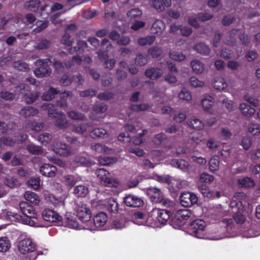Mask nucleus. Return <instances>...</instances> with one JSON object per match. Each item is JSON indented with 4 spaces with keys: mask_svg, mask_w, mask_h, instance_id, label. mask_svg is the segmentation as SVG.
I'll return each instance as SVG.
<instances>
[{
    "mask_svg": "<svg viewBox=\"0 0 260 260\" xmlns=\"http://www.w3.org/2000/svg\"><path fill=\"white\" fill-rule=\"evenodd\" d=\"M45 107L48 109L49 117L55 118L54 122L55 126L60 129L68 127V123L66 116L62 112H59L54 105L50 103L47 104Z\"/></svg>",
    "mask_w": 260,
    "mask_h": 260,
    "instance_id": "nucleus-1",
    "label": "nucleus"
},
{
    "mask_svg": "<svg viewBox=\"0 0 260 260\" xmlns=\"http://www.w3.org/2000/svg\"><path fill=\"white\" fill-rule=\"evenodd\" d=\"M19 208L24 215L22 219L23 223L31 226L35 225L36 222L32 219H37L38 214L34 207L26 202L22 201L19 203Z\"/></svg>",
    "mask_w": 260,
    "mask_h": 260,
    "instance_id": "nucleus-2",
    "label": "nucleus"
},
{
    "mask_svg": "<svg viewBox=\"0 0 260 260\" xmlns=\"http://www.w3.org/2000/svg\"><path fill=\"white\" fill-rule=\"evenodd\" d=\"M51 63L52 61L49 58L38 59L36 61V64L39 67L36 68L34 71L36 77L43 78L49 76L52 72L50 67Z\"/></svg>",
    "mask_w": 260,
    "mask_h": 260,
    "instance_id": "nucleus-3",
    "label": "nucleus"
},
{
    "mask_svg": "<svg viewBox=\"0 0 260 260\" xmlns=\"http://www.w3.org/2000/svg\"><path fill=\"white\" fill-rule=\"evenodd\" d=\"M205 226L206 223L204 221L199 219H196L189 224L188 233L194 237L204 239L206 236Z\"/></svg>",
    "mask_w": 260,
    "mask_h": 260,
    "instance_id": "nucleus-4",
    "label": "nucleus"
},
{
    "mask_svg": "<svg viewBox=\"0 0 260 260\" xmlns=\"http://www.w3.org/2000/svg\"><path fill=\"white\" fill-rule=\"evenodd\" d=\"M147 194L152 202L159 203L166 207H169L171 201L164 198L160 189L155 187H150L147 190Z\"/></svg>",
    "mask_w": 260,
    "mask_h": 260,
    "instance_id": "nucleus-5",
    "label": "nucleus"
},
{
    "mask_svg": "<svg viewBox=\"0 0 260 260\" xmlns=\"http://www.w3.org/2000/svg\"><path fill=\"white\" fill-rule=\"evenodd\" d=\"M96 174L100 180L101 183L108 187H116L119 183L117 179L111 177L110 173L103 168L96 170Z\"/></svg>",
    "mask_w": 260,
    "mask_h": 260,
    "instance_id": "nucleus-6",
    "label": "nucleus"
},
{
    "mask_svg": "<svg viewBox=\"0 0 260 260\" xmlns=\"http://www.w3.org/2000/svg\"><path fill=\"white\" fill-rule=\"evenodd\" d=\"M180 200L182 206L185 207H189L197 203L198 198L196 194L187 191L181 194Z\"/></svg>",
    "mask_w": 260,
    "mask_h": 260,
    "instance_id": "nucleus-7",
    "label": "nucleus"
},
{
    "mask_svg": "<svg viewBox=\"0 0 260 260\" xmlns=\"http://www.w3.org/2000/svg\"><path fill=\"white\" fill-rule=\"evenodd\" d=\"M76 216L82 222L89 221L91 218L90 210L86 204H81L77 208Z\"/></svg>",
    "mask_w": 260,
    "mask_h": 260,
    "instance_id": "nucleus-8",
    "label": "nucleus"
},
{
    "mask_svg": "<svg viewBox=\"0 0 260 260\" xmlns=\"http://www.w3.org/2000/svg\"><path fill=\"white\" fill-rule=\"evenodd\" d=\"M36 244L28 238L21 240L18 245V250L23 254L35 251Z\"/></svg>",
    "mask_w": 260,
    "mask_h": 260,
    "instance_id": "nucleus-9",
    "label": "nucleus"
},
{
    "mask_svg": "<svg viewBox=\"0 0 260 260\" xmlns=\"http://www.w3.org/2000/svg\"><path fill=\"white\" fill-rule=\"evenodd\" d=\"M124 202L126 206L131 208H139L143 206V200L137 196L129 194L124 198Z\"/></svg>",
    "mask_w": 260,
    "mask_h": 260,
    "instance_id": "nucleus-10",
    "label": "nucleus"
},
{
    "mask_svg": "<svg viewBox=\"0 0 260 260\" xmlns=\"http://www.w3.org/2000/svg\"><path fill=\"white\" fill-rule=\"evenodd\" d=\"M42 216L44 220L49 222H56L62 220V217L58 213L49 209H44Z\"/></svg>",
    "mask_w": 260,
    "mask_h": 260,
    "instance_id": "nucleus-11",
    "label": "nucleus"
},
{
    "mask_svg": "<svg viewBox=\"0 0 260 260\" xmlns=\"http://www.w3.org/2000/svg\"><path fill=\"white\" fill-rule=\"evenodd\" d=\"M53 150L55 153L63 156H70L72 152L69 145L61 142L57 143L54 146Z\"/></svg>",
    "mask_w": 260,
    "mask_h": 260,
    "instance_id": "nucleus-12",
    "label": "nucleus"
},
{
    "mask_svg": "<svg viewBox=\"0 0 260 260\" xmlns=\"http://www.w3.org/2000/svg\"><path fill=\"white\" fill-rule=\"evenodd\" d=\"M59 96V100L57 101L56 103V107L60 108H66L68 106V101L70 100L73 96V93L71 91L64 90L63 92H60L58 94Z\"/></svg>",
    "mask_w": 260,
    "mask_h": 260,
    "instance_id": "nucleus-13",
    "label": "nucleus"
},
{
    "mask_svg": "<svg viewBox=\"0 0 260 260\" xmlns=\"http://www.w3.org/2000/svg\"><path fill=\"white\" fill-rule=\"evenodd\" d=\"M41 174L47 177H53L57 171L56 167L50 164H43L40 169Z\"/></svg>",
    "mask_w": 260,
    "mask_h": 260,
    "instance_id": "nucleus-14",
    "label": "nucleus"
},
{
    "mask_svg": "<svg viewBox=\"0 0 260 260\" xmlns=\"http://www.w3.org/2000/svg\"><path fill=\"white\" fill-rule=\"evenodd\" d=\"M88 47L87 43L85 41L79 40L77 42L76 46L71 47L69 49V52L71 54H82Z\"/></svg>",
    "mask_w": 260,
    "mask_h": 260,
    "instance_id": "nucleus-15",
    "label": "nucleus"
},
{
    "mask_svg": "<svg viewBox=\"0 0 260 260\" xmlns=\"http://www.w3.org/2000/svg\"><path fill=\"white\" fill-rule=\"evenodd\" d=\"M153 212H156L157 220L161 224H165L170 217L171 212L167 210L156 209Z\"/></svg>",
    "mask_w": 260,
    "mask_h": 260,
    "instance_id": "nucleus-16",
    "label": "nucleus"
},
{
    "mask_svg": "<svg viewBox=\"0 0 260 260\" xmlns=\"http://www.w3.org/2000/svg\"><path fill=\"white\" fill-rule=\"evenodd\" d=\"M44 127L43 122H38L31 121H25L24 128L26 131H32L34 132H40Z\"/></svg>",
    "mask_w": 260,
    "mask_h": 260,
    "instance_id": "nucleus-17",
    "label": "nucleus"
},
{
    "mask_svg": "<svg viewBox=\"0 0 260 260\" xmlns=\"http://www.w3.org/2000/svg\"><path fill=\"white\" fill-rule=\"evenodd\" d=\"M163 73L162 70L158 68L151 67L146 70L145 75L151 80L160 78Z\"/></svg>",
    "mask_w": 260,
    "mask_h": 260,
    "instance_id": "nucleus-18",
    "label": "nucleus"
},
{
    "mask_svg": "<svg viewBox=\"0 0 260 260\" xmlns=\"http://www.w3.org/2000/svg\"><path fill=\"white\" fill-rule=\"evenodd\" d=\"M151 5L157 11L161 12L165 7H169L171 5V0H152Z\"/></svg>",
    "mask_w": 260,
    "mask_h": 260,
    "instance_id": "nucleus-19",
    "label": "nucleus"
},
{
    "mask_svg": "<svg viewBox=\"0 0 260 260\" xmlns=\"http://www.w3.org/2000/svg\"><path fill=\"white\" fill-rule=\"evenodd\" d=\"M107 219V215L105 212H99L93 217L94 225L96 228L103 226L106 223Z\"/></svg>",
    "mask_w": 260,
    "mask_h": 260,
    "instance_id": "nucleus-20",
    "label": "nucleus"
},
{
    "mask_svg": "<svg viewBox=\"0 0 260 260\" xmlns=\"http://www.w3.org/2000/svg\"><path fill=\"white\" fill-rule=\"evenodd\" d=\"M173 167L178 168L184 172L188 170L189 164L188 161L182 159H174L171 161Z\"/></svg>",
    "mask_w": 260,
    "mask_h": 260,
    "instance_id": "nucleus-21",
    "label": "nucleus"
},
{
    "mask_svg": "<svg viewBox=\"0 0 260 260\" xmlns=\"http://www.w3.org/2000/svg\"><path fill=\"white\" fill-rule=\"evenodd\" d=\"M59 93V90H57L56 88L50 87L48 91L43 94L42 99L44 101H49L57 97Z\"/></svg>",
    "mask_w": 260,
    "mask_h": 260,
    "instance_id": "nucleus-22",
    "label": "nucleus"
},
{
    "mask_svg": "<svg viewBox=\"0 0 260 260\" xmlns=\"http://www.w3.org/2000/svg\"><path fill=\"white\" fill-rule=\"evenodd\" d=\"M39 110L33 107L26 106L19 112V114L24 117H29L37 115Z\"/></svg>",
    "mask_w": 260,
    "mask_h": 260,
    "instance_id": "nucleus-23",
    "label": "nucleus"
},
{
    "mask_svg": "<svg viewBox=\"0 0 260 260\" xmlns=\"http://www.w3.org/2000/svg\"><path fill=\"white\" fill-rule=\"evenodd\" d=\"M193 49L198 53L204 55H208L210 53L209 47L204 43H196L193 46Z\"/></svg>",
    "mask_w": 260,
    "mask_h": 260,
    "instance_id": "nucleus-24",
    "label": "nucleus"
},
{
    "mask_svg": "<svg viewBox=\"0 0 260 260\" xmlns=\"http://www.w3.org/2000/svg\"><path fill=\"white\" fill-rule=\"evenodd\" d=\"M40 0H29L24 4V7L29 11L37 12L40 6Z\"/></svg>",
    "mask_w": 260,
    "mask_h": 260,
    "instance_id": "nucleus-25",
    "label": "nucleus"
},
{
    "mask_svg": "<svg viewBox=\"0 0 260 260\" xmlns=\"http://www.w3.org/2000/svg\"><path fill=\"white\" fill-rule=\"evenodd\" d=\"M24 198L32 204L38 205L40 203V198L38 195L32 191H26L24 193Z\"/></svg>",
    "mask_w": 260,
    "mask_h": 260,
    "instance_id": "nucleus-26",
    "label": "nucleus"
},
{
    "mask_svg": "<svg viewBox=\"0 0 260 260\" xmlns=\"http://www.w3.org/2000/svg\"><path fill=\"white\" fill-rule=\"evenodd\" d=\"M214 98L211 95H206L202 100V105L204 110L209 112L214 103Z\"/></svg>",
    "mask_w": 260,
    "mask_h": 260,
    "instance_id": "nucleus-27",
    "label": "nucleus"
},
{
    "mask_svg": "<svg viewBox=\"0 0 260 260\" xmlns=\"http://www.w3.org/2000/svg\"><path fill=\"white\" fill-rule=\"evenodd\" d=\"M187 124L190 127L196 130H200L204 127L203 122L196 117L190 118L187 121Z\"/></svg>",
    "mask_w": 260,
    "mask_h": 260,
    "instance_id": "nucleus-28",
    "label": "nucleus"
},
{
    "mask_svg": "<svg viewBox=\"0 0 260 260\" xmlns=\"http://www.w3.org/2000/svg\"><path fill=\"white\" fill-rule=\"evenodd\" d=\"M193 71L196 74H201L204 70V64L199 60L194 59L190 62Z\"/></svg>",
    "mask_w": 260,
    "mask_h": 260,
    "instance_id": "nucleus-29",
    "label": "nucleus"
},
{
    "mask_svg": "<svg viewBox=\"0 0 260 260\" xmlns=\"http://www.w3.org/2000/svg\"><path fill=\"white\" fill-rule=\"evenodd\" d=\"M212 85L214 89L217 90H222L226 88L227 83L224 78L218 77L215 79Z\"/></svg>",
    "mask_w": 260,
    "mask_h": 260,
    "instance_id": "nucleus-30",
    "label": "nucleus"
},
{
    "mask_svg": "<svg viewBox=\"0 0 260 260\" xmlns=\"http://www.w3.org/2000/svg\"><path fill=\"white\" fill-rule=\"evenodd\" d=\"M238 184L242 187L250 188L254 186L255 182L250 177H245L243 178L238 179Z\"/></svg>",
    "mask_w": 260,
    "mask_h": 260,
    "instance_id": "nucleus-31",
    "label": "nucleus"
},
{
    "mask_svg": "<svg viewBox=\"0 0 260 260\" xmlns=\"http://www.w3.org/2000/svg\"><path fill=\"white\" fill-rule=\"evenodd\" d=\"M107 210L110 213L116 214L118 212V204L113 198H110L108 200Z\"/></svg>",
    "mask_w": 260,
    "mask_h": 260,
    "instance_id": "nucleus-32",
    "label": "nucleus"
},
{
    "mask_svg": "<svg viewBox=\"0 0 260 260\" xmlns=\"http://www.w3.org/2000/svg\"><path fill=\"white\" fill-rule=\"evenodd\" d=\"M88 192V188L83 185H79L76 186L74 189L73 193L77 197H84Z\"/></svg>",
    "mask_w": 260,
    "mask_h": 260,
    "instance_id": "nucleus-33",
    "label": "nucleus"
},
{
    "mask_svg": "<svg viewBox=\"0 0 260 260\" xmlns=\"http://www.w3.org/2000/svg\"><path fill=\"white\" fill-rule=\"evenodd\" d=\"M239 108L242 114L245 116H251L255 112L254 108L245 103L241 104Z\"/></svg>",
    "mask_w": 260,
    "mask_h": 260,
    "instance_id": "nucleus-34",
    "label": "nucleus"
},
{
    "mask_svg": "<svg viewBox=\"0 0 260 260\" xmlns=\"http://www.w3.org/2000/svg\"><path fill=\"white\" fill-rule=\"evenodd\" d=\"M108 136L107 131L102 128H94L90 133V136L95 139L97 138H106Z\"/></svg>",
    "mask_w": 260,
    "mask_h": 260,
    "instance_id": "nucleus-35",
    "label": "nucleus"
},
{
    "mask_svg": "<svg viewBox=\"0 0 260 260\" xmlns=\"http://www.w3.org/2000/svg\"><path fill=\"white\" fill-rule=\"evenodd\" d=\"M191 212L188 209H182L177 211L175 216L176 219H183L186 221L191 216Z\"/></svg>",
    "mask_w": 260,
    "mask_h": 260,
    "instance_id": "nucleus-36",
    "label": "nucleus"
},
{
    "mask_svg": "<svg viewBox=\"0 0 260 260\" xmlns=\"http://www.w3.org/2000/svg\"><path fill=\"white\" fill-rule=\"evenodd\" d=\"M13 66L19 71L27 72L29 70L28 64L21 60L14 61Z\"/></svg>",
    "mask_w": 260,
    "mask_h": 260,
    "instance_id": "nucleus-37",
    "label": "nucleus"
},
{
    "mask_svg": "<svg viewBox=\"0 0 260 260\" xmlns=\"http://www.w3.org/2000/svg\"><path fill=\"white\" fill-rule=\"evenodd\" d=\"M11 246L10 240L7 237L0 238V252H5L9 250Z\"/></svg>",
    "mask_w": 260,
    "mask_h": 260,
    "instance_id": "nucleus-38",
    "label": "nucleus"
},
{
    "mask_svg": "<svg viewBox=\"0 0 260 260\" xmlns=\"http://www.w3.org/2000/svg\"><path fill=\"white\" fill-rule=\"evenodd\" d=\"M64 183L68 187H73L79 181L78 177L73 175H66L64 177Z\"/></svg>",
    "mask_w": 260,
    "mask_h": 260,
    "instance_id": "nucleus-39",
    "label": "nucleus"
},
{
    "mask_svg": "<svg viewBox=\"0 0 260 260\" xmlns=\"http://www.w3.org/2000/svg\"><path fill=\"white\" fill-rule=\"evenodd\" d=\"M155 40V37L154 36H148L145 37L140 38L138 40V43L140 46H144L151 45Z\"/></svg>",
    "mask_w": 260,
    "mask_h": 260,
    "instance_id": "nucleus-40",
    "label": "nucleus"
},
{
    "mask_svg": "<svg viewBox=\"0 0 260 260\" xmlns=\"http://www.w3.org/2000/svg\"><path fill=\"white\" fill-rule=\"evenodd\" d=\"M234 221L238 224H243L246 220V217L241 211L235 212L233 216Z\"/></svg>",
    "mask_w": 260,
    "mask_h": 260,
    "instance_id": "nucleus-41",
    "label": "nucleus"
},
{
    "mask_svg": "<svg viewBox=\"0 0 260 260\" xmlns=\"http://www.w3.org/2000/svg\"><path fill=\"white\" fill-rule=\"evenodd\" d=\"M75 161L82 165H87L89 164V157L86 153H82L78 155L75 157Z\"/></svg>",
    "mask_w": 260,
    "mask_h": 260,
    "instance_id": "nucleus-42",
    "label": "nucleus"
},
{
    "mask_svg": "<svg viewBox=\"0 0 260 260\" xmlns=\"http://www.w3.org/2000/svg\"><path fill=\"white\" fill-rule=\"evenodd\" d=\"M99 161L103 166H110L116 161V158L107 156H100Z\"/></svg>",
    "mask_w": 260,
    "mask_h": 260,
    "instance_id": "nucleus-43",
    "label": "nucleus"
},
{
    "mask_svg": "<svg viewBox=\"0 0 260 260\" xmlns=\"http://www.w3.org/2000/svg\"><path fill=\"white\" fill-rule=\"evenodd\" d=\"M135 62L136 64L141 67L146 65L148 62L147 55L142 53L137 54Z\"/></svg>",
    "mask_w": 260,
    "mask_h": 260,
    "instance_id": "nucleus-44",
    "label": "nucleus"
},
{
    "mask_svg": "<svg viewBox=\"0 0 260 260\" xmlns=\"http://www.w3.org/2000/svg\"><path fill=\"white\" fill-rule=\"evenodd\" d=\"M149 107V105L146 103L140 104H131L129 106V108L131 110L136 112L144 111L147 110Z\"/></svg>",
    "mask_w": 260,
    "mask_h": 260,
    "instance_id": "nucleus-45",
    "label": "nucleus"
},
{
    "mask_svg": "<svg viewBox=\"0 0 260 260\" xmlns=\"http://www.w3.org/2000/svg\"><path fill=\"white\" fill-rule=\"evenodd\" d=\"M198 189L204 197L207 198H211L212 197V192L206 184L202 183L201 184L199 185Z\"/></svg>",
    "mask_w": 260,
    "mask_h": 260,
    "instance_id": "nucleus-46",
    "label": "nucleus"
},
{
    "mask_svg": "<svg viewBox=\"0 0 260 260\" xmlns=\"http://www.w3.org/2000/svg\"><path fill=\"white\" fill-rule=\"evenodd\" d=\"M60 42L65 47H70L72 45L73 40L71 39V36L67 30L65 31L64 34L62 36Z\"/></svg>",
    "mask_w": 260,
    "mask_h": 260,
    "instance_id": "nucleus-47",
    "label": "nucleus"
},
{
    "mask_svg": "<svg viewBox=\"0 0 260 260\" xmlns=\"http://www.w3.org/2000/svg\"><path fill=\"white\" fill-rule=\"evenodd\" d=\"M82 58L79 55H75L72 57V59L64 62L66 68H70L74 66L75 63L80 64L81 63Z\"/></svg>",
    "mask_w": 260,
    "mask_h": 260,
    "instance_id": "nucleus-48",
    "label": "nucleus"
},
{
    "mask_svg": "<svg viewBox=\"0 0 260 260\" xmlns=\"http://www.w3.org/2000/svg\"><path fill=\"white\" fill-rule=\"evenodd\" d=\"M40 96V93L38 91H34L29 93L24 97L25 102L27 104H32L35 102Z\"/></svg>",
    "mask_w": 260,
    "mask_h": 260,
    "instance_id": "nucleus-49",
    "label": "nucleus"
},
{
    "mask_svg": "<svg viewBox=\"0 0 260 260\" xmlns=\"http://www.w3.org/2000/svg\"><path fill=\"white\" fill-rule=\"evenodd\" d=\"M4 182L7 186L11 188L17 187L20 184L18 179L13 177L6 178Z\"/></svg>",
    "mask_w": 260,
    "mask_h": 260,
    "instance_id": "nucleus-50",
    "label": "nucleus"
},
{
    "mask_svg": "<svg viewBox=\"0 0 260 260\" xmlns=\"http://www.w3.org/2000/svg\"><path fill=\"white\" fill-rule=\"evenodd\" d=\"M165 28V25L161 20H157L152 24V30L154 33L158 34L161 32Z\"/></svg>",
    "mask_w": 260,
    "mask_h": 260,
    "instance_id": "nucleus-51",
    "label": "nucleus"
},
{
    "mask_svg": "<svg viewBox=\"0 0 260 260\" xmlns=\"http://www.w3.org/2000/svg\"><path fill=\"white\" fill-rule=\"evenodd\" d=\"M15 144V141L9 137H2L0 138V148L4 146H13Z\"/></svg>",
    "mask_w": 260,
    "mask_h": 260,
    "instance_id": "nucleus-52",
    "label": "nucleus"
},
{
    "mask_svg": "<svg viewBox=\"0 0 260 260\" xmlns=\"http://www.w3.org/2000/svg\"><path fill=\"white\" fill-rule=\"evenodd\" d=\"M162 53L160 47L155 46L150 48L148 50V54L152 58H157L159 57Z\"/></svg>",
    "mask_w": 260,
    "mask_h": 260,
    "instance_id": "nucleus-53",
    "label": "nucleus"
},
{
    "mask_svg": "<svg viewBox=\"0 0 260 260\" xmlns=\"http://www.w3.org/2000/svg\"><path fill=\"white\" fill-rule=\"evenodd\" d=\"M16 90L19 93L23 94L24 97L30 92V89L28 85L22 83L16 87Z\"/></svg>",
    "mask_w": 260,
    "mask_h": 260,
    "instance_id": "nucleus-54",
    "label": "nucleus"
},
{
    "mask_svg": "<svg viewBox=\"0 0 260 260\" xmlns=\"http://www.w3.org/2000/svg\"><path fill=\"white\" fill-rule=\"evenodd\" d=\"M236 21L235 17L233 14H228L224 15L222 20L221 23L224 26H228L233 23Z\"/></svg>",
    "mask_w": 260,
    "mask_h": 260,
    "instance_id": "nucleus-55",
    "label": "nucleus"
},
{
    "mask_svg": "<svg viewBox=\"0 0 260 260\" xmlns=\"http://www.w3.org/2000/svg\"><path fill=\"white\" fill-rule=\"evenodd\" d=\"M26 149L30 153L34 155L41 154L42 153V148L33 144L27 145Z\"/></svg>",
    "mask_w": 260,
    "mask_h": 260,
    "instance_id": "nucleus-56",
    "label": "nucleus"
},
{
    "mask_svg": "<svg viewBox=\"0 0 260 260\" xmlns=\"http://www.w3.org/2000/svg\"><path fill=\"white\" fill-rule=\"evenodd\" d=\"M169 56L172 59L177 61H181L185 58V56L182 52L174 51H170Z\"/></svg>",
    "mask_w": 260,
    "mask_h": 260,
    "instance_id": "nucleus-57",
    "label": "nucleus"
},
{
    "mask_svg": "<svg viewBox=\"0 0 260 260\" xmlns=\"http://www.w3.org/2000/svg\"><path fill=\"white\" fill-rule=\"evenodd\" d=\"M41 179L39 177L30 178L27 182V185L31 188L37 190L40 188Z\"/></svg>",
    "mask_w": 260,
    "mask_h": 260,
    "instance_id": "nucleus-58",
    "label": "nucleus"
},
{
    "mask_svg": "<svg viewBox=\"0 0 260 260\" xmlns=\"http://www.w3.org/2000/svg\"><path fill=\"white\" fill-rule=\"evenodd\" d=\"M87 125L85 123H80L74 124L72 127V131L74 132L79 134H82L87 130Z\"/></svg>",
    "mask_w": 260,
    "mask_h": 260,
    "instance_id": "nucleus-59",
    "label": "nucleus"
},
{
    "mask_svg": "<svg viewBox=\"0 0 260 260\" xmlns=\"http://www.w3.org/2000/svg\"><path fill=\"white\" fill-rule=\"evenodd\" d=\"M115 94L109 91L101 92L98 94V98L101 100L108 101L114 98Z\"/></svg>",
    "mask_w": 260,
    "mask_h": 260,
    "instance_id": "nucleus-60",
    "label": "nucleus"
},
{
    "mask_svg": "<svg viewBox=\"0 0 260 260\" xmlns=\"http://www.w3.org/2000/svg\"><path fill=\"white\" fill-rule=\"evenodd\" d=\"M64 221L70 228L77 229L79 228L78 222L72 217L70 218L68 214H66L64 217Z\"/></svg>",
    "mask_w": 260,
    "mask_h": 260,
    "instance_id": "nucleus-61",
    "label": "nucleus"
},
{
    "mask_svg": "<svg viewBox=\"0 0 260 260\" xmlns=\"http://www.w3.org/2000/svg\"><path fill=\"white\" fill-rule=\"evenodd\" d=\"M108 106L104 103H98L95 104L93 107V110L97 113H103L105 112Z\"/></svg>",
    "mask_w": 260,
    "mask_h": 260,
    "instance_id": "nucleus-62",
    "label": "nucleus"
},
{
    "mask_svg": "<svg viewBox=\"0 0 260 260\" xmlns=\"http://www.w3.org/2000/svg\"><path fill=\"white\" fill-rule=\"evenodd\" d=\"M207 147L211 150H216L219 145V142L216 140L214 138H211L207 142Z\"/></svg>",
    "mask_w": 260,
    "mask_h": 260,
    "instance_id": "nucleus-63",
    "label": "nucleus"
},
{
    "mask_svg": "<svg viewBox=\"0 0 260 260\" xmlns=\"http://www.w3.org/2000/svg\"><path fill=\"white\" fill-rule=\"evenodd\" d=\"M220 55L224 59L231 58L233 56V52L229 48L225 47L221 50Z\"/></svg>",
    "mask_w": 260,
    "mask_h": 260,
    "instance_id": "nucleus-64",
    "label": "nucleus"
}]
</instances>
